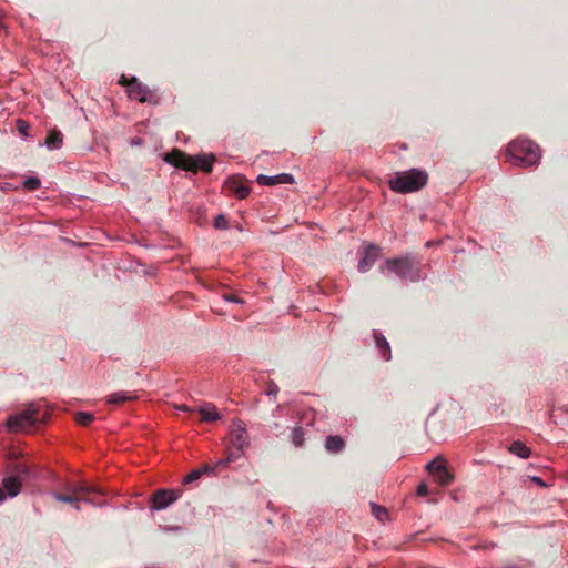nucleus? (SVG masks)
<instances>
[{"instance_id": "nucleus-27", "label": "nucleus", "mask_w": 568, "mask_h": 568, "mask_svg": "<svg viewBox=\"0 0 568 568\" xmlns=\"http://www.w3.org/2000/svg\"><path fill=\"white\" fill-rule=\"evenodd\" d=\"M41 182L37 176H28L23 181V187L28 191H36L40 187Z\"/></svg>"}, {"instance_id": "nucleus-24", "label": "nucleus", "mask_w": 568, "mask_h": 568, "mask_svg": "<svg viewBox=\"0 0 568 568\" xmlns=\"http://www.w3.org/2000/svg\"><path fill=\"white\" fill-rule=\"evenodd\" d=\"M371 508H372V514L374 515V517L379 520V521H384L387 516H388V513H387V509L383 506H379L375 503H371Z\"/></svg>"}, {"instance_id": "nucleus-36", "label": "nucleus", "mask_w": 568, "mask_h": 568, "mask_svg": "<svg viewBox=\"0 0 568 568\" xmlns=\"http://www.w3.org/2000/svg\"><path fill=\"white\" fill-rule=\"evenodd\" d=\"M200 470H202V476L204 474H215L216 470L214 468V466H211V465H203L202 467L199 468Z\"/></svg>"}, {"instance_id": "nucleus-18", "label": "nucleus", "mask_w": 568, "mask_h": 568, "mask_svg": "<svg viewBox=\"0 0 568 568\" xmlns=\"http://www.w3.org/2000/svg\"><path fill=\"white\" fill-rule=\"evenodd\" d=\"M63 144V135L59 130H50L44 141V145L49 150H59Z\"/></svg>"}, {"instance_id": "nucleus-21", "label": "nucleus", "mask_w": 568, "mask_h": 568, "mask_svg": "<svg viewBox=\"0 0 568 568\" xmlns=\"http://www.w3.org/2000/svg\"><path fill=\"white\" fill-rule=\"evenodd\" d=\"M133 398H135V396L131 395L128 392L120 390V392L112 393L108 397V404L118 405V404H122L126 400H131Z\"/></svg>"}, {"instance_id": "nucleus-43", "label": "nucleus", "mask_w": 568, "mask_h": 568, "mask_svg": "<svg viewBox=\"0 0 568 568\" xmlns=\"http://www.w3.org/2000/svg\"><path fill=\"white\" fill-rule=\"evenodd\" d=\"M501 568H521V567L518 565L508 564V565L503 566Z\"/></svg>"}, {"instance_id": "nucleus-20", "label": "nucleus", "mask_w": 568, "mask_h": 568, "mask_svg": "<svg viewBox=\"0 0 568 568\" xmlns=\"http://www.w3.org/2000/svg\"><path fill=\"white\" fill-rule=\"evenodd\" d=\"M509 452L523 459H527L531 455V450L520 440H515L509 446Z\"/></svg>"}, {"instance_id": "nucleus-26", "label": "nucleus", "mask_w": 568, "mask_h": 568, "mask_svg": "<svg viewBox=\"0 0 568 568\" xmlns=\"http://www.w3.org/2000/svg\"><path fill=\"white\" fill-rule=\"evenodd\" d=\"M94 419V415L87 412H79L75 416V420L81 426H89Z\"/></svg>"}, {"instance_id": "nucleus-40", "label": "nucleus", "mask_w": 568, "mask_h": 568, "mask_svg": "<svg viewBox=\"0 0 568 568\" xmlns=\"http://www.w3.org/2000/svg\"><path fill=\"white\" fill-rule=\"evenodd\" d=\"M531 480L541 487L546 486V484L544 483V480L540 477L534 476V477H531Z\"/></svg>"}, {"instance_id": "nucleus-23", "label": "nucleus", "mask_w": 568, "mask_h": 568, "mask_svg": "<svg viewBox=\"0 0 568 568\" xmlns=\"http://www.w3.org/2000/svg\"><path fill=\"white\" fill-rule=\"evenodd\" d=\"M435 479L442 486H448L453 483L454 476L450 474L447 467L444 466L443 469H440V471L435 475Z\"/></svg>"}, {"instance_id": "nucleus-7", "label": "nucleus", "mask_w": 568, "mask_h": 568, "mask_svg": "<svg viewBox=\"0 0 568 568\" xmlns=\"http://www.w3.org/2000/svg\"><path fill=\"white\" fill-rule=\"evenodd\" d=\"M230 436L233 448L246 449L250 446V436L243 420L239 418L233 420Z\"/></svg>"}, {"instance_id": "nucleus-35", "label": "nucleus", "mask_w": 568, "mask_h": 568, "mask_svg": "<svg viewBox=\"0 0 568 568\" xmlns=\"http://www.w3.org/2000/svg\"><path fill=\"white\" fill-rule=\"evenodd\" d=\"M416 494L418 496H426L428 495V486L425 483H422L417 486Z\"/></svg>"}, {"instance_id": "nucleus-32", "label": "nucleus", "mask_w": 568, "mask_h": 568, "mask_svg": "<svg viewBox=\"0 0 568 568\" xmlns=\"http://www.w3.org/2000/svg\"><path fill=\"white\" fill-rule=\"evenodd\" d=\"M29 123L22 119L17 120V129L20 134L27 136L29 131Z\"/></svg>"}, {"instance_id": "nucleus-29", "label": "nucleus", "mask_w": 568, "mask_h": 568, "mask_svg": "<svg viewBox=\"0 0 568 568\" xmlns=\"http://www.w3.org/2000/svg\"><path fill=\"white\" fill-rule=\"evenodd\" d=\"M214 227L216 230H227L230 227L229 220L224 214H219L214 220Z\"/></svg>"}, {"instance_id": "nucleus-25", "label": "nucleus", "mask_w": 568, "mask_h": 568, "mask_svg": "<svg viewBox=\"0 0 568 568\" xmlns=\"http://www.w3.org/2000/svg\"><path fill=\"white\" fill-rule=\"evenodd\" d=\"M445 466L444 464V460L442 458H435L433 460H430L427 465H426V469L433 474L434 476L440 471V469H443V467Z\"/></svg>"}, {"instance_id": "nucleus-41", "label": "nucleus", "mask_w": 568, "mask_h": 568, "mask_svg": "<svg viewBox=\"0 0 568 568\" xmlns=\"http://www.w3.org/2000/svg\"><path fill=\"white\" fill-rule=\"evenodd\" d=\"M7 498H9V497L7 496L4 490L0 487V505H2Z\"/></svg>"}, {"instance_id": "nucleus-14", "label": "nucleus", "mask_w": 568, "mask_h": 568, "mask_svg": "<svg viewBox=\"0 0 568 568\" xmlns=\"http://www.w3.org/2000/svg\"><path fill=\"white\" fill-rule=\"evenodd\" d=\"M1 488L4 490L9 498H14L21 493L22 484L11 475L7 474L2 479Z\"/></svg>"}, {"instance_id": "nucleus-10", "label": "nucleus", "mask_w": 568, "mask_h": 568, "mask_svg": "<svg viewBox=\"0 0 568 568\" xmlns=\"http://www.w3.org/2000/svg\"><path fill=\"white\" fill-rule=\"evenodd\" d=\"M163 160L174 168L182 169L185 171L192 170L190 155H186L184 152L180 150H173L172 152L166 153Z\"/></svg>"}, {"instance_id": "nucleus-42", "label": "nucleus", "mask_w": 568, "mask_h": 568, "mask_svg": "<svg viewBox=\"0 0 568 568\" xmlns=\"http://www.w3.org/2000/svg\"><path fill=\"white\" fill-rule=\"evenodd\" d=\"M164 529H165V530L178 531V530H180V529H181V527H179V526H172V527H165Z\"/></svg>"}, {"instance_id": "nucleus-15", "label": "nucleus", "mask_w": 568, "mask_h": 568, "mask_svg": "<svg viewBox=\"0 0 568 568\" xmlns=\"http://www.w3.org/2000/svg\"><path fill=\"white\" fill-rule=\"evenodd\" d=\"M373 336L376 348L379 351L382 358H384L385 361H390L392 351L386 337L378 331H374Z\"/></svg>"}, {"instance_id": "nucleus-28", "label": "nucleus", "mask_w": 568, "mask_h": 568, "mask_svg": "<svg viewBox=\"0 0 568 568\" xmlns=\"http://www.w3.org/2000/svg\"><path fill=\"white\" fill-rule=\"evenodd\" d=\"M250 186L245 184H236L233 187V192L236 195L237 199H245L250 194Z\"/></svg>"}, {"instance_id": "nucleus-4", "label": "nucleus", "mask_w": 568, "mask_h": 568, "mask_svg": "<svg viewBox=\"0 0 568 568\" xmlns=\"http://www.w3.org/2000/svg\"><path fill=\"white\" fill-rule=\"evenodd\" d=\"M44 414H40L39 405L31 403L20 413L13 414L7 419V427L10 432H26L42 422Z\"/></svg>"}, {"instance_id": "nucleus-22", "label": "nucleus", "mask_w": 568, "mask_h": 568, "mask_svg": "<svg viewBox=\"0 0 568 568\" xmlns=\"http://www.w3.org/2000/svg\"><path fill=\"white\" fill-rule=\"evenodd\" d=\"M304 429L301 426H295L291 432V442L295 447H302L304 445Z\"/></svg>"}, {"instance_id": "nucleus-2", "label": "nucleus", "mask_w": 568, "mask_h": 568, "mask_svg": "<svg viewBox=\"0 0 568 568\" xmlns=\"http://www.w3.org/2000/svg\"><path fill=\"white\" fill-rule=\"evenodd\" d=\"M428 181V174L420 169H409L396 172L389 180L388 185L393 192L407 194L419 191Z\"/></svg>"}, {"instance_id": "nucleus-8", "label": "nucleus", "mask_w": 568, "mask_h": 568, "mask_svg": "<svg viewBox=\"0 0 568 568\" xmlns=\"http://www.w3.org/2000/svg\"><path fill=\"white\" fill-rule=\"evenodd\" d=\"M6 474L11 475L21 484L37 477V471L24 462H14L8 465Z\"/></svg>"}, {"instance_id": "nucleus-34", "label": "nucleus", "mask_w": 568, "mask_h": 568, "mask_svg": "<svg viewBox=\"0 0 568 568\" xmlns=\"http://www.w3.org/2000/svg\"><path fill=\"white\" fill-rule=\"evenodd\" d=\"M223 300L226 301V302H231V303H239V304H243L244 301L233 294H224L223 295Z\"/></svg>"}, {"instance_id": "nucleus-3", "label": "nucleus", "mask_w": 568, "mask_h": 568, "mask_svg": "<svg viewBox=\"0 0 568 568\" xmlns=\"http://www.w3.org/2000/svg\"><path fill=\"white\" fill-rule=\"evenodd\" d=\"M507 155L510 162L517 166H531L540 160V149L531 140L517 139L509 143Z\"/></svg>"}, {"instance_id": "nucleus-19", "label": "nucleus", "mask_w": 568, "mask_h": 568, "mask_svg": "<svg viewBox=\"0 0 568 568\" xmlns=\"http://www.w3.org/2000/svg\"><path fill=\"white\" fill-rule=\"evenodd\" d=\"M74 486V495L75 496H79L80 495H88V494H98V495H101L103 496L104 495V491L97 487V486H91L89 484H87L85 481H79L77 484H73Z\"/></svg>"}, {"instance_id": "nucleus-17", "label": "nucleus", "mask_w": 568, "mask_h": 568, "mask_svg": "<svg viewBox=\"0 0 568 568\" xmlns=\"http://www.w3.org/2000/svg\"><path fill=\"white\" fill-rule=\"evenodd\" d=\"M345 447L344 439L338 435H329L325 440V449L331 454L341 453Z\"/></svg>"}, {"instance_id": "nucleus-11", "label": "nucleus", "mask_w": 568, "mask_h": 568, "mask_svg": "<svg viewBox=\"0 0 568 568\" xmlns=\"http://www.w3.org/2000/svg\"><path fill=\"white\" fill-rule=\"evenodd\" d=\"M256 181L260 185L263 186H273L277 184H292L294 182V176L288 173H281L276 175H265L260 174L256 178Z\"/></svg>"}, {"instance_id": "nucleus-12", "label": "nucleus", "mask_w": 568, "mask_h": 568, "mask_svg": "<svg viewBox=\"0 0 568 568\" xmlns=\"http://www.w3.org/2000/svg\"><path fill=\"white\" fill-rule=\"evenodd\" d=\"M192 170L196 171L197 169L202 170L205 173H210L212 171L213 162L215 160L213 154H199L196 156H190Z\"/></svg>"}, {"instance_id": "nucleus-16", "label": "nucleus", "mask_w": 568, "mask_h": 568, "mask_svg": "<svg viewBox=\"0 0 568 568\" xmlns=\"http://www.w3.org/2000/svg\"><path fill=\"white\" fill-rule=\"evenodd\" d=\"M197 410L203 422L212 423L221 419V414L212 403H205Z\"/></svg>"}, {"instance_id": "nucleus-38", "label": "nucleus", "mask_w": 568, "mask_h": 568, "mask_svg": "<svg viewBox=\"0 0 568 568\" xmlns=\"http://www.w3.org/2000/svg\"><path fill=\"white\" fill-rule=\"evenodd\" d=\"M175 408H176L178 410H181V412H187V413H190V412H194V409H193V408L189 407V406H187V405H185V404L178 405V406H175Z\"/></svg>"}, {"instance_id": "nucleus-39", "label": "nucleus", "mask_w": 568, "mask_h": 568, "mask_svg": "<svg viewBox=\"0 0 568 568\" xmlns=\"http://www.w3.org/2000/svg\"><path fill=\"white\" fill-rule=\"evenodd\" d=\"M63 489L67 491L68 495H74V486L73 484H68L63 487Z\"/></svg>"}, {"instance_id": "nucleus-30", "label": "nucleus", "mask_w": 568, "mask_h": 568, "mask_svg": "<svg viewBox=\"0 0 568 568\" xmlns=\"http://www.w3.org/2000/svg\"><path fill=\"white\" fill-rule=\"evenodd\" d=\"M244 450L245 449H239V448H233L232 450H229L227 455L225 457V462H229L230 464L233 462H236L237 459H240L243 456Z\"/></svg>"}, {"instance_id": "nucleus-37", "label": "nucleus", "mask_w": 568, "mask_h": 568, "mask_svg": "<svg viewBox=\"0 0 568 568\" xmlns=\"http://www.w3.org/2000/svg\"><path fill=\"white\" fill-rule=\"evenodd\" d=\"M229 464H230V463H229V462H225V458H223V459H220V460H217V462L215 463L214 468H215V470L217 471L220 468H222V467H226Z\"/></svg>"}, {"instance_id": "nucleus-44", "label": "nucleus", "mask_w": 568, "mask_h": 568, "mask_svg": "<svg viewBox=\"0 0 568 568\" xmlns=\"http://www.w3.org/2000/svg\"><path fill=\"white\" fill-rule=\"evenodd\" d=\"M72 505H73V507H74V509H75V510H80V509H81V508H80V503H78V504H72Z\"/></svg>"}, {"instance_id": "nucleus-9", "label": "nucleus", "mask_w": 568, "mask_h": 568, "mask_svg": "<svg viewBox=\"0 0 568 568\" xmlns=\"http://www.w3.org/2000/svg\"><path fill=\"white\" fill-rule=\"evenodd\" d=\"M379 248L374 244H368L364 247L362 256L358 261V271L361 273L367 272L376 262Z\"/></svg>"}, {"instance_id": "nucleus-5", "label": "nucleus", "mask_w": 568, "mask_h": 568, "mask_svg": "<svg viewBox=\"0 0 568 568\" xmlns=\"http://www.w3.org/2000/svg\"><path fill=\"white\" fill-rule=\"evenodd\" d=\"M119 83L121 85H125L128 88V95L132 100H138L140 102H149L151 104L159 103V97L152 90H150L145 84L140 82L138 78L132 77L129 81L124 75L120 78Z\"/></svg>"}, {"instance_id": "nucleus-33", "label": "nucleus", "mask_w": 568, "mask_h": 568, "mask_svg": "<svg viewBox=\"0 0 568 568\" xmlns=\"http://www.w3.org/2000/svg\"><path fill=\"white\" fill-rule=\"evenodd\" d=\"M278 390L280 389H278L277 385L274 382H270L267 390H266V395L275 397L277 395Z\"/></svg>"}, {"instance_id": "nucleus-13", "label": "nucleus", "mask_w": 568, "mask_h": 568, "mask_svg": "<svg viewBox=\"0 0 568 568\" xmlns=\"http://www.w3.org/2000/svg\"><path fill=\"white\" fill-rule=\"evenodd\" d=\"M51 496L58 500V501H61V503H65V504H78L80 501H84V503H88V504H92L94 506H103L105 503L104 501H99V503H94L91 498L89 497H79V496H73V495H68V494H62V493H58V491H52L51 493Z\"/></svg>"}, {"instance_id": "nucleus-31", "label": "nucleus", "mask_w": 568, "mask_h": 568, "mask_svg": "<svg viewBox=\"0 0 568 568\" xmlns=\"http://www.w3.org/2000/svg\"><path fill=\"white\" fill-rule=\"evenodd\" d=\"M202 477V470H200L199 468L196 469H193L192 471H190L183 479V483L184 484H191L197 479H200Z\"/></svg>"}, {"instance_id": "nucleus-6", "label": "nucleus", "mask_w": 568, "mask_h": 568, "mask_svg": "<svg viewBox=\"0 0 568 568\" xmlns=\"http://www.w3.org/2000/svg\"><path fill=\"white\" fill-rule=\"evenodd\" d=\"M181 496L180 490L174 489H159L151 497V510L160 511L168 508Z\"/></svg>"}, {"instance_id": "nucleus-1", "label": "nucleus", "mask_w": 568, "mask_h": 568, "mask_svg": "<svg viewBox=\"0 0 568 568\" xmlns=\"http://www.w3.org/2000/svg\"><path fill=\"white\" fill-rule=\"evenodd\" d=\"M385 266L404 282L415 283L425 280V276L422 274L420 260L412 254L387 258Z\"/></svg>"}]
</instances>
